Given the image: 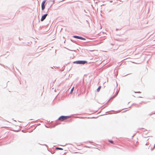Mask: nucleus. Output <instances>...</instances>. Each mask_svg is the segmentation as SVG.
<instances>
[{
  "mask_svg": "<svg viewBox=\"0 0 155 155\" xmlns=\"http://www.w3.org/2000/svg\"><path fill=\"white\" fill-rule=\"evenodd\" d=\"M112 2V1H110V2Z\"/></svg>",
  "mask_w": 155,
  "mask_h": 155,
  "instance_id": "nucleus-14",
  "label": "nucleus"
},
{
  "mask_svg": "<svg viewBox=\"0 0 155 155\" xmlns=\"http://www.w3.org/2000/svg\"><path fill=\"white\" fill-rule=\"evenodd\" d=\"M91 118H95V117H92Z\"/></svg>",
  "mask_w": 155,
  "mask_h": 155,
  "instance_id": "nucleus-15",
  "label": "nucleus"
},
{
  "mask_svg": "<svg viewBox=\"0 0 155 155\" xmlns=\"http://www.w3.org/2000/svg\"><path fill=\"white\" fill-rule=\"evenodd\" d=\"M87 62L86 61H74L73 62L74 63L79 64H84Z\"/></svg>",
  "mask_w": 155,
  "mask_h": 155,
  "instance_id": "nucleus-1",
  "label": "nucleus"
},
{
  "mask_svg": "<svg viewBox=\"0 0 155 155\" xmlns=\"http://www.w3.org/2000/svg\"><path fill=\"white\" fill-rule=\"evenodd\" d=\"M117 93L116 94V95L114 97H115L117 95Z\"/></svg>",
  "mask_w": 155,
  "mask_h": 155,
  "instance_id": "nucleus-13",
  "label": "nucleus"
},
{
  "mask_svg": "<svg viewBox=\"0 0 155 155\" xmlns=\"http://www.w3.org/2000/svg\"><path fill=\"white\" fill-rule=\"evenodd\" d=\"M45 1H44L42 3H41V9L42 10H43L45 8Z\"/></svg>",
  "mask_w": 155,
  "mask_h": 155,
  "instance_id": "nucleus-4",
  "label": "nucleus"
},
{
  "mask_svg": "<svg viewBox=\"0 0 155 155\" xmlns=\"http://www.w3.org/2000/svg\"><path fill=\"white\" fill-rule=\"evenodd\" d=\"M56 149L58 150H63V149L59 147H56Z\"/></svg>",
  "mask_w": 155,
  "mask_h": 155,
  "instance_id": "nucleus-7",
  "label": "nucleus"
},
{
  "mask_svg": "<svg viewBox=\"0 0 155 155\" xmlns=\"http://www.w3.org/2000/svg\"><path fill=\"white\" fill-rule=\"evenodd\" d=\"M135 93H140V92L138 91V92H134Z\"/></svg>",
  "mask_w": 155,
  "mask_h": 155,
  "instance_id": "nucleus-11",
  "label": "nucleus"
},
{
  "mask_svg": "<svg viewBox=\"0 0 155 155\" xmlns=\"http://www.w3.org/2000/svg\"><path fill=\"white\" fill-rule=\"evenodd\" d=\"M116 31H117V29H116Z\"/></svg>",
  "mask_w": 155,
  "mask_h": 155,
  "instance_id": "nucleus-16",
  "label": "nucleus"
},
{
  "mask_svg": "<svg viewBox=\"0 0 155 155\" xmlns=\"http://www.w3.org/2000/svg\"><path fill=\"white\" fill-rule=\"evenodd\" d=\"M65 119H66L70 117V116H65Z\"/></svg>",
  "mask_w": 155,
  "mask_h": 155,
  "instance_id": "nucleus-9",
  "label": "nucleus"
},
{
  "mask_svg": "<svg viewBox=\"0 0 155 155\" xmlns=\"http://www.w3.org/2000/svg\"><path fill=\"white\" fill-rule=\"evenodd\" d=\"M58 120L61 121L66 120L65 116H60L58 118Z\"/></svg>",
  "mask_w": 155,
  "mask_h": 155,
  "instance_id": "nucleus-5",
  "label": "nucleus"
},
{
  "mask_svg": "<svg viewBox=\"0 0 155 155\" xmlns=\"http://www.w3.org/2000/svg\"><path fill=\"white\" fill-rule=\"evenodd\" d=\"M109 142L111 143H113V141L112 140H109Z\"/></svg>",
  "mask_w": 155,
  "mask_h": 155,
  "instance_id": "nucleus-10",
  "label": "nucleus"
},
{
  "mask_svg": "<svg viewBox=\"0 0 155 155\" xmlns=\"http://www.w3.org/2000/svg\"><path fill=\"white\" fill-rule=\"evenodd\" d=\"M73 37L74 38H76L79 39H80V40H86V38H84L83 37H82L81 36H78L74 35V36H73Z\"/></svg>",
  "mask_w": 155,
  "mask_h": 155,
  "instance_id": "nucleus-2",
  "label": "nucleus"
},
{
  "mask_svg": "<svg viewBox=\"0 0 155 155\" xmlns=\"http://www.w3.org/2000/svg\"><path fill=\"white\" fill-rule=\"evenodd\" d=\"M155 144L154 145V146L153 147V148L152 149V150H153L155 148Z\"/></svg>",
  "mask_w": 155,
  "mask_h": 155,
  "instance_id": "nucleus-12",
  "label": "nucleus"
},
{
  "mask_svg": "<svg viewBox=\"0 0 155 155\" xmlns=\"http://www.w3.org/2000/svg\"><path fill=\"white\" fill-rule=\"evenodd\" d=\"M74 87H73L71 90V91H70V93H72L73 92V91L74 90Z\"/></svg>",
  "mask_w": 155,
  "mask_h": 155,
  "instance_id": "nucleus-8",
  "label": "nucleus"
},
{
  "mask_svg": "<svg viewBox=\"0 0 155 155\" xmlns=\"http://www.w3.org/2000/svg\"><path fill=\"white\" fill-rule=\"evenodd\" d=\"M101 88V86H100L99 87L97 90V92H99L100 91Z\"/></svg>",
  "mask_w": 155,
  "mask_h": 155,
  "instance_id": "nucleus-6",
  "label": "nucleus"
},
{
  "mask_svg": "<svg viewBox=\"0 0 155 155\" xmlns=\"http://www.w3.org/2000/svg\"><path fill=\"white\" fill-rule=\"evenodd\" d=\"M48 15V14H45L44 15H42L41 17V21H43L46 18L47 16Z\"/></svg>",
  "mask_w": 155,
  "mask_h": 155,
  "instance_id": "nucleus-3",
  "label": "nucleus"
}]
</instances>
